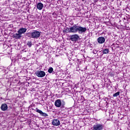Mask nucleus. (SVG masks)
Here are the masks:
<instances>
[{
	"label": "nucleus",
	"instance_id": "14",
	"mask_svg": "<svg viewBox=\"0 0 130 130\" xmlns=\"http://www.w3.org/2000/svg\"><path fill=\"white\" fill-rule=\"evenodd\" d=\"M43 7H44V5H43V4H42L41 3H38V4L37 5V9L38 10H39L40 11H41V10H42V9H43Z\"/></svg>",
	"mask_w": 130,
	"mask_h": 130
},
{
	"label": "nucleus",
	"instance_id": "25",
	"mask_svg": "<svg viewBox=\"0 0 130 130\" xmlns=\"http://www.w3.org/2000/svg\"><path fill=\"white\" fill-rule=\"evenodd\" d=\"M35 124V123H34V125Z\"/></svg>",
	"mask_w": 130,
	"mask_h": 130
},
{
	"label": "nucleus",
	"instance_id": "1",
	"mask_svg": "<svg viewBox=\"0 0 130 130\" xmlns=\"http://www.w3.org/2000/svg\"><path fill=\"white\" fill-rule=\"evenodd\" d=\"M87 28L74 24V34L79 33V34H84L86 33Z\"/></svg>",
	"mask_w": 130,
	"mask_h": 130
},
{
	"label": "nucleus",
	"instance_id": "15",
	"mask_svg": "<svg viewBox=\"0 0 130 130\" xmlns=\"http://www.w3.org/2000/svg\"><path fill=\"white\" fill-rule=\"evenodd\" d=\"M109 53V49H105L103 51V54H106Z\"/></svg>",
	"mask_w": 130,
	"mask_h": 130
},
{
	"label": "nucleus",
	"instance_id": "9",
	"mask_svg": "<svg viewBox=\"0 0 130 130\" xmlns=\"http://www.w3.org/2000/svg\"><path fill=\"white\" fill-rule=\"evenodd\" d=\"M12 37L15 39H21L22 38V35L18 32L13 35Z\"/></svg>",
	"mask_w": 130,
	"mask_h": 130
},
{
	"label": "nucleus",
	"instance_id": "18",
	"mask_svg": "<svg viewBox=\"0 0 130 130\" xmlns=\"http://www.w3.org/2000/svg\"><path fill=\"white\" fill-rule=\"evenodd\" d=\"M27 45L28 46V47H31L32 46V44L31 41L27 42Z\"/></svg>",
	"mask_w": 130,
	"mask_h": 130
},
{
	"label": "nucleus",
	"instance_id": "6",
	"mask_svg": "<svg viewBox=\"0 0 130 130\" xmlns=\"http://www.w3.org/2000/svg\"><path fill=\"white\" fill-rule=\"evenodd\" d=\"M52 124L55 126H58V125H60V121L57 119H53L52 121Z\"/></svg>",
	"mask_w": 130,
	"mask_h": 130
},
{
	"label": "nucleus",
	"instance_id": "10",
	"mask_svg": "<svg viewBox=\"0 0 130 130\" xmlns=\"http://www.w3.org/2000/svg\"><path fill=\"white\" fill-rule=\"evenodd\" d=\"M38 37H40V32L38 31L34 30L33 32V38H38Z\"/></svg>",
	"mask_w": 130,
	"mask_h": 130
},
{
	"label": "nucleus",
	"instance_id": "24",
	"mask_svg": "<svg viewBox=\"0 0 130 130\" xmlns=\"http://www.w3.org/2000/svg\"><path fill=\"white\" fill-rule=\"evenodd\" d=\"M53 15H54V13H53Z\"/></svg>",
	"mask_w": 130,
	"mask_h": 130
},
{
	"label": "nucleus",
	"instance_id": "3",
	"mask_svg": "<svg viewBox=\"0 0 130 130\" xmlns=\"http://www.w3.org/2000/svg\"><path fill=\"white\" fill-rule=\"evenodd\" d=\"M63 33H74V34H75L74 25L70 28L66 27L64 28V29L63 30Z\"/></svg>",
	"mask_w": 130,
	"mask_h": 130
},
{
	"label": "nucleus",
	"instance_id": "13",
	"mask_svg": "<svg viewBox=\"0 0 130 130\" xmlns=\"http://www.w3.org/2000/svg\"><path fill=\"white\" fill-rule=\"evenodd\" d=\"M55 106L56 107H60L61 106V101H60V100H57L55 102Z\"/></svg>",
	"mask_w": 130,
	"mask_h": 130
},
{
	"label": "nucleus",
	"instance_id": "17",
	"mask_svg": "<svg viewBox=\"0 0 130 130\" xmlns=\"http://www.w3.org/2000/svg\"><path fill=\"white\" fill-rule=\"evenodd\" d=\"M119 94H120V92L118 91L117 92L114 93L113 94V97H117V96H119Z\"/></svg>",
	"mask_w": 130,
	"mask_h": 130
},
{
	"label": "nucleus",
	"instance_id": "21",
	"mask_svg": "<svg viewBox=\"0 0 130 130\" xmlns=\"http://www.w3.org/2000/svg\"><path fill=\"white\" fill-rule=\"evenodd\" d=\"M31 37L33 38V32L31 33Z\"/></svg>",
	"mask_w": 130,
	"mask_h": 130
},
{
	"label": "nucleus",
	"instance_id": "5",
	"mask_svg": "<svg viewBox=\"0 0 130 130\" xmlns=\"http://www.w3.org/2000/svg\"><path fill=\"white\" fill-rule=\"evenodd\" d=\"M37 77L39 78H43V77H45V72L43 71H37L35 73Z\"/></svg>",
	"mask_w": 130,
	"mask_h": 130
},
{
	"label": "nucleus",
	"instance_id": "19",
	"mask_svg": "<svg viewBox=\"0 0 130 130\" xmlns=\"http://www.w3.org/2000/svg\"><path fill=\"white\" fill-rule=\"evenodd\" d=\"M98 52V50H96V49H94L93 50V53H94V54H96V53Z\"/></svg>",
	"mask_w": 130,
	"mask_h": 130
},
{
	"label": "nucleus",
	"instance_id": "22",
	"mask_svg": "<svg viewBox=\"0 0 130 130\" xmlns=\"http://www.w3.org/2000/svg\"><path fill=\"white\" fill-rule=\"evenodd\" d=\"M82 2H84L85 0H81Z\"/></svg>",
	"mask_w": 130,
	"mask_h": 130
},
{
	"label": "nucleus",
	"instance_id": "16",
	"mask_svg": "<svg viewBox=\"0 0 130 130\" xmlns=\"http://www.w3.org/2000/svg\"><path fill=\"white\" fill-rule=\"evenodd\" d=\"M48 72L49 73V74H51V73L53 72V68H52V67H50L48 70Z\"/></svg>",
	"mask_w": 130,
	"mask_h": 130
},
{
	"label": "nucleus",
	"instance_id": "20",
	"mask_svg": "<svg viewBox=\"0 0 130 130\" xmlns=\"http://www.w3.org/2000/svg\"><path fill=\"white\" fill-rule=\"evenodd\" d=\"M81 100H83L84 101H85V98H84V96L83 95H81Z\"/></svg>",
	"mask_w": 130,
	"mask_h": 130
},
{
	"label": "nucleus",
	"instance_id": "11",
	"mask_svg": "<svg viewBox=\"0 0 130 130\" xmlns=\"http://www.w3.org/2000/svg\"><path fill=\"white\" fill-rule=\"evenodd\" d=\"M26 31H27V29L26 28H21L17 31V33L21 35L24 34V33H26Z\"/></svg>",
	"mask_w": 130,
	"mask_h": 130
},
{
	"label": "nucleus",
	"instance_id": "12",
	"mask_svg": "<svg viewBox=\"0 0 130 130\" xmlns=\"http://www.w3.org/2000/svg\"><path fill=\"white\" fill-rule=\"evenodd\" d=\"M2 111H7L8 110V105L6 104H3L1 107Z\"/></svg>",
	"mask_w": 130,
	"mask_h": 130
},
{
	"label": "nucleus",
	"instance_id": "23",
	"mask_svg": "<svg viewBox=\"0 0 130 130\" xmlns=\"http://www.w3.org/2000/svg\"><path fill=\"white\" fill-rule=\"evenodd\" d=\"M35 125H36H36H37V124H35Z\"/></svg>",
	"mask_w": 130,
	"mask_h": 130
},
{
	"label": "nucleus",
	"instance_id": "2",
	"mask_svg": "<svg viewBox=\"0 0 130 130\" xmlns=\"http://www.w3.org/2000/svg\"><path fill=\"white\" fill-rule=\"evenodd\" d=\"M104 128V126L103 124L96 123L92 127L91 129L92 130H103Z\"/></svg>",
	"mask_w": 130,
	"mask_h": 130
},
{
	"label": "nucleus",
	"instance_id": "7",
	"mask_svg": "<svg viewBox=\"0 0 130 130\" xmlns=\"http://www.w3.org/2000/svg\"><path fill=\"white\" fill-rule=\"evenodd\" d=\"M35 111H36V112H38V113H40V115H41V116H44V117H46L48 116V115L47 113H43V112H42L41 110H39L36 108Z\"/></svg>",
	"mask_w": 130,
	"mask_h": 130
},
{
	"label": "nucleus",
	"instance_id": "4",
	"mask_svg": "<svg viewBox=\"0 0 130 130\" xmlns=\"http://www.w3.org/2000/svg\"><path fill=\"white\" fill-rule=\"evenodd\" d=\"M80 37L78 34L73 35L70 36V40L73 42H77L79 40Z\"/></svg>",
	"mask_w": 130,
	"mask_h": 130
},
{
	"label": "nucleus",
	"instance_id": "8",
	"mask_svg": "<svg viewBox=\"0 0 130 130\" xmlns=\"http://www.w3.org/2000/svg\"><path fill=\"white\" fill-rule=\"evenodd\" d=\"M97 41H98V43H99L100 44H103V43H104V42H105V38H104L103 37H99L97 39Z\"/></svg>",
	"mask_w": 130,
	"mask_h": 130
}]
</instances>
